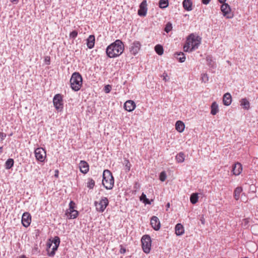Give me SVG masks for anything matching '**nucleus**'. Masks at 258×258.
<instances>
[{
  "label": "nucleus",
  "instance_id": "4468645a",
  "mask_svg": "<svg viewBox=\"0 0 258 258\" xmlns=\"http://www.w3.org/2000/svg\"><path fill=\"white\" fill-rule=\"evenodd\" d=\"M136 107V104L133 100H127L124 104V109L128 111L131 112L134 110Z\"/></svg>",
  "mask_w": 258,
  "mask_h": 258
},
{
  "label": "nucleus",
  "instance_id": "2eb2a0df",
  "mask_svg": "<svg viewBox=\"0 0 258 258\" xmlns=\"http://www.w3.org/2000/svg\"><path fill=\"white\" fill-rule=\"evenodd\" d=\"M242 170V165L239 163L237 162L236 163L234 164L232 166V171L234 175H239Z\"/></svg>",
  "mask_w": 258,
  "mask_h": 258
},
{
  "label": "nucleus",
  "instance_id": "a878e982",
  "mask_svg": "<svg viewBox=\"0 0 258 258\" xmlns=\"http://www.w3.org/2000/svg\"><path fill=\"white\" fill-rule=\"evenodd\" d=\"M240 105L243 106V108L248 110L250 107V103L246 98H242L240 100Z\"/></svg>",
  "mask_w": 258,
  "mask_h": 258
},
{
  "label": "nucleus",
  "instance_id": "4c0bfd02",
  "mask_svg": "<svg viewBox=\"0 0 258 258\" xmlns=\"http://www.w3.org/2000/svg\"><path fill=\"white\" fill-rule=\"evenodd\" d=\"M78 35V32L76 30H74L70 34V37L73 39H75Z\"/></svg>",
  "mask_w": 258,
  "mask_h": 258
},
{
  "label": "nucleus",
  "instance_id": "b1692460",
  "mask_svg": "<svg viewBox=\"0 0 258 258\" xmlns=\"http://www.w3.org/2000/svg\"><path fill=\"white\" fill-rule=\"evenodd\" d=\"M143 250L146 253H149L151 250V243H142Z\"/></svg>",
  "mask_w": 258,
  "mask_h": 258
},
{
  "label": "nucleus",
  "instance_id": "f257e3e1",
  "mask_svg": "<svg viewBox=\"0 0 258 258\" xmlns=\"http://www.w3.org/2000/svg\"><path fill=\"white\" fill-rule=\"evenodd\" d=\"M124 50V45L121 40H116L107 47L106 52L110 58L116 57L121 55Z\"/></svg>",
  "mask_w": 258,
  "mask_h": 258
},
{
  "label": "nucleus",
  "instance_id": "dca6fc26",
  "mask_svg": "<svg viewBox=\"0 0 258 258\" xmlns=\"http://www.w3.org/2000/svg\"><path fill=\"white\" fill-rule=\"evenodd\" d=\"M80 171L83 173H87L89 171V165L85 161L82 160L79 163Z\"/></svg>",
  "mask_w": 258,
  "mask_h": 258
},
{
  "label": "nucleus",
  "instance_id": "6ab92c4d",
  "mask_svg": "<svg viewBox=\"0 0 258 258\" xmlns=\"http://www.w3.org/2000/svg\"><path fill=\"white\" fill-rule=\"evenodd\" d=\"M185 128L184 123L180 120H178L175 123V128L179 133H182Z\"/></svg>",
  "mask_w": 258,
  "mask_h": 258
},
{
  "label": "nucleus",
  "instance_id": "f8f14e48",
  "mask_svg": "<svg viewBox=\"0 0 258 258\" xmlns=\"http://www.w3.org/2000/svg\"><path fill=\"white\" fill-rule=\"evenodd\" d=\"M22 224L25 227H28L31 221V216L28 212H25L23 213L22 217Z\"/></svg>",
  "mask_w": 258,
  "mask_h": 258
},
{
  "label": "nucleus",
  "instance_id": "20e7f679",
  "mask_svg": "<svg viewBox=\"0 0 258 258\" xmlns=\"http://www.w3.org/2000/svg\"><path fill=\"white\" fill-rule=\"evenodd\" d=\"M201 37L194 34H191L188 36L186 40L188 45L191 46L190 51H192L198 48L201 43Z\"/></svg>",
  "mask_w": 258,
  "mask_h": 258
},
{
  "label": "nucleus",
  "instance_id": "c9c22d12",
  "mask_svg": "<svg viewBox=\"0 0 258 258\" xmlns=\"http://www.w3.org/2000/svg\"><path fill=\"white\" fill-rule=\"evenodd\" d=\"M172 24L170 22H168L165 26V27L164 28V31L166 33H169L172 30Z\"/></svg>",
  "mask_w": 258,
  "mask_h": 258
},
{
  "label": "nucleus",
  "instance_id": "6e6d98bb",
  "mask_svg": "<svg viewBox=\"0 0 258 258\" xmlns=\"http://www.w3.org/2000/svg\"><path fill=\"white\" fill-rule=\"evenodd\" d=\"M10 1L12 3H17L18 2V0H10Z\"/></svg>",
  "mask_w": 258,
  "mask_h": 258
},
{
  "label": "nucleus",
  "instance_id": "aec40b11",
  "mask_svg": "<svg viewBox=\"0 0 258 258\" xmlns=\"http://www.w3.org/2000/svg\"><path fill=\"white\" fill-rule=\"evenodd\" d=\"M87 45L89 49L92 48L94 46L95 37L94 35H90L87 39Z\"/></svg>",
  "mask_w": 258,
  "mask_h": 258
},
{
  "label": "nucleus",
  "instance_id": "4be33fe9",
  "mask_svg": "<svg viewBox=\"0 0 258 258\" xmlns=\"http://www.w3.org/2000/svg\"><path fill=\"white\" fill-rule=\"evenodd\" d=\"M174 56L180 62H183L185 60V54L182 52L175 53Z\"/></svg>",
  "mask_w": 258,
  "mask_h": 258
},
{
  "label": "nucleus",
  "instance_id": "13d9d810",
  "mask_svg": "<svg viewBox=\"0 0 258 258\" xmlns=\"http://www.w3.org/2000/svg\"><path fill=\"white\" fill-rule=\"evenodd\" d=\"M166 207H167V208H169V207H170V204H169V203L167 204V205H166Z\"/></svg>",
  "mask_w": 258,
  "mask_h": 258
},
{
  "label": "nucleus",
  "instance_id": "7c9ffc66",
  "mask_svg": "<svg viewBox=\"0 0 258 258\" xmlns=\"http://www.w3.org/2000/svg\"><path fill=\"white\" fill-rule=\"evenodd\" d=\"M155 50L158 55H161L163 53V48L160 44H157L155 46Z\"/></svg>",
  "mask_w": 258,
  "mask_h": 258
},
{
  "label": "nucleus",
  "instance_id": "e2e57ef3",
  "mask_svg": "<svg viewBox=\"0 0 258 258\" xmlns=\"http://www.w3.org/2000/svg\"><path fill=\"white\" fill-rule=\"evenodd\" d=\"M45 60H46V61L49 62V60H47V59H45Z\"/></svg>",
  "mask_w": 258,
  "mask_h": 258
},
{
  "label": "nucleus",
  "instance_id": "a19ab883",
  "mask_svg": "<svg viewBox=\"0 0 258 258\" xmlns=\"http://www.w3.org/2000/svg\"><path fill=\"white\" fill-rule=\"evenodd\" d=\"M190 47H191L190 45H188L187 41L186 40V43L183 47L184 51H185V52L188 51L189 49H190Z\"/></svg>",
  "mask_w": 258,
  "mask_h": 258
},
{
  "label": "nucleus",
  "instance_id": "49530a36",
  "mask_svg": "<svg viewBox=\"0 0 258 258\" xmlns=\"http://www.w3.org/2000/svg\"><path fill=\"white\" fill-rule=\"evenodd\" d=\"M6 134L3 133V132H0V138L2 140H3L5 139V138H6Z\"/></svg>",
  "mask_w": 258,
  "mask_h": 258
},
{
  "label": "nucleus",
  "instance_id": "bb28decb",
  "mask_svg": "<svg viewBox=\"0 0 258 258\" xmlns=\"http://www.w3.org/2000/svg\"><path fill=\"white\" fill-rule=\"evenodd\" d=\"M14 161L12 158H9L6 162L5 167L6 169H10L14 166Z\"/></svg>",
  "mask_w": 258,
  "mask_h": 258
},
{
  "label": "nucleus",
  "instance_id": "9d476101",
  "mask_svg": "<svg viewBox=\"0 0 258 258\" xmlns=\"http://www.w3.org/2000/svg\"><path fill=\"white\" fill-rule=\"evenodd\" d=\"M147 0H143L139 6L138 14L140 16L145 17L147 15Z\"/></svg>",
  "mask_w": 258,
  "mask_h": 258
},
{
  "label": "nucleus",
  "instance_id": "412c9836",
  "mask_svg": "<svg viewBox=\"0 0 258 258\" xmlns=\"http://www.w3.org/2000/svg\"><path fill=\"white\" fill-rule=\"evenodd\" d=\"M175 233L177 235H181L184 233V228L180 223H178L175 227Z\"/></svg>",
  "mask_w": 258,
  "mask_h": 258
},
{
  "label": "nucleus",
  "instance_id": "473e14b6",
  "mask_svg": "<svg viewBox=\"0 0 258 258\" xmlns=\"http://www.w3.org/2000/svg\"><path fill=\"white\" fill-rule=\"evenodd\" d=\"M95 185V181L92 178H89L87 182V187L90 189H93Z\"/></svg>",
  "mask_w": 258,
  "mask_h": 258
},
{
  "label": "nucleus",
  "instance_id": "a211bd4d",
  "mask_svg": "<svg viewBox=\"0 0 258 258\" xmlns=\"http://www.w3.org/2000/svg\"><path fill=\"white\" fill-rule=\"evenodd\" d=\"M183 8L188 11L192 10V3L191 0H184L182 3Z\"/></svg>",
  "mask_w": 258,
  "mask_h": 258
},
{
  "label": "nucleus",
  "instance_id": "79ce46f5",
  "mask_svg": "<svg viewBox=\"0 0 258 258\" xmlns=\"http://www.w3.org/2000/svg\"><path fill=\"white\" fill-rule=\"evenodd\" d=\"M47 242H60V238L58 236H55L53 239L49 238Z\"/></svg>",
  "mask_w": 258,
  "mask_h": 258
},
{
  "label": "nucleus",
  "instance_id": "603ef678",
  "mask_svg": "<svg viewBox=\"0 0 258 258\" xmlns=\"http://www.w3.org/2000/svg\"><path fill=\"white\" fill-rule=\"evenodd\" d=\"M37 249H38V247H37V244H35L34 247V251L35 252V251H37Z\"/></svg>",
  "mask_w": 258,
  "mask_h": 258
},
{
  "label": "nucleus",
  "instance_id": "052dcab7",
  "mask_svg": "<svg viewBox=\"0 0 258 258\" xmlns=\"http://www.w3.org/2000/svg\"><path fill=\"white\" fill-rule=\"evenodd\" d=\"M45 60H46V61L49 62V60H47V59H45Z\"/></svg>",
  "mask_w": 258,
  "mask_h": 258
},
{
  "label": "nucleus",
  "instance_id": "ddd939ff",
  "mask_svg": "<svg viewBox=\"0 0 258 258\" xmlns=\"http://www.w3.org/2000/svg\"><path fill=\"white\" fill-rule=\"evenodd\" d=\"M150 224L152 227L155 230H158L161 226L160 222L157 217L153 216L151 218Z\"/></svg>",
  "mask_w": 258,
  "mask_h": 258
},
{
  "label": "nucleus",
  "instance_id": "39448f33",
  "mask_svg": "<svg viewBox=\"0 0 258 258\" xmlns=\"http://www.w3.org/2000/svg\"><path fill=\"white\" fill-rule=\"evenodd\" d=\"M108 204L109 202L108 199L106 197H102L99 202L97 201L94 202V205L96 207V210L101 213L104 211Z\"/></svg>",
  "mask_w": 258,
  "mask_h": 258
},
{
  "label": "nucleus",
  "instance_id": "0eeeda50",
  "mask_svg": "<svg viewBox=\"0 0 258 258\" xmlns=\"http://www.w3.org/2000/svg\"><path fill=\"white\" fill-rule=\"evenodd\" d=\"M46 250L49 256H53L60 243H47Z\"/></svg>",
  "mask_w": 258,
  "mask_h": 258
},
{
  "label": "nucleus",
  "instance_id": "1a4fd4ad",
  "mask_svg": "<svg viewBox=\"0 0 258 258\" xmlns=\"http://www.w3.org/2000/svg\"><path fill=\"white\" fill-rule=\"evenodd\" d=\"M221 10L223 13V16L227 18L230 19L233 17V15L231 13L230 7L227 4L224 3L222 5Z\"/></svg>",
  "mask_w": 258,
  "mask_h": 258
},
{
  "label": "nucleus",
  "instance_id": "e433bc0d",
  "mask_svg": "<svg viewBox=\"0 0 258 258\" xmlns=\"http://www.w3.org/2000/svg\"><path fill=\"white\" fill-rule=\"evenodd\" d=\"M166 177L167 176L166 172L163 171L160 173L159 175V179L161 181H164L166 180Z\"/></svg>",
  "mask_w": 258,
  "mask_h": 258
},
{
  "label": "nucleus",
  "instance_id": "c756f323",
  "mask_svg": "<svg viewBox=\"0 0 258 258\" xmlns=\"http://www.w3.org/2000/svg\"><path fill=\"white\" fill-rule=\"evenodd\" d=\"M169 5L168 0H160L159 2V7L161 9L166 8Z\"/></svg>",
  "mask_w": 258,
  "mask_h": 258
},
{
  "label": "nucleus",
  "instance_id": "8fccbe9b",
  "mask_svg": "<svg viewBox=\"0 0 258 258\" xmlns=\"http://www.w3.org/2000/svg\"><path fill=\"white\" fill-rule=\"evenodd\" d=\"M125 251H126V250H125V249L124 248L122 247L121 246L120 252H121V253H125Z\"/></svg>",
  "mask_w": 258,
  "mask_h": 258
},
{
  "label": "nucleus",
  "instance_id": "423d86ee",
  "mask_svg": "<svg viewBox=\"0 0 258 258\" xmlns=\"http://www.w3.org/2000/svg\"><path fill=\"white\" fill-rule=\"evenodd\" d=\"M53 103L56 110L60 111L63 108L62 99L60 94H57L54 96Z\"/></svg>",
  "mask_w": 258,
  "mask_h": 258
},
{
  "label": "nucleus",
  "instance_id": "ea45409f",
  "mask_svg": "<svg viewBox=\"0 0 258 258\" xmlns=\"http://www.w3.org/2000/svg\"><path fill=\"white\" fill-rule=\"evenodd\" d=\"M75 207V203L71 201L69 204V210L70 211H73L75 210L74 208Z\"/></svg>",
  "mask_w": 258,
  "mask_h": 258
},
{
  "label": "nucleus",
  "instance_id": "c03bdc74",
  "mask_svg": "<svg viewBox=\"0 0 258 258\" xmlns=\"http://www.w3.org/2000/svg\"><path fill=\"white\" fill-rule=\"evenodd\" d=\"M153 200H152L151 201H150L148 199L146 198L143 201V203H144L145 205H151V202Z\"/></svg>",
  "mask_w": 258,
  "mask_h": 258
},
{
  "label": "nucleus",
  "instance_id": "f03ea898",
  "mask_svg": "<svg viewBox=\"0 0 258 258\" xmlns=\"http://www.w3.org/2000/svg\"><path fill=\"white\" fill-rule=\"evenodd\" d=\"M70 82L72 89L78 91L82 85V77L79 73L75 72L72 74Z\"/></svg>",
  "mask_w": 258,
  "mask_h": 258
},
{
  "label": "nucleus",
  "instance_id": "5701e85b",
  "mask_svg": "<svg viewBox=\"0 0 258 258\" xmlns=\"http://www.w3.org/2000/svg\"><path fill=\"white\" fill-rule=\"evenodd\" d=\"M242 191V188L241 186H238L235 189L234 191V198L236 201L239 200Z\"/></svg>",
  "mask_w": 258,
  "mask_h": 258
},
{
  "label": "nucleus",
  "instance_id": "3c124183",
  "mask_svg": "<svg viewBox=\"0 0 258 258\" xmlns=\"http://www.w3.org/2000/svg\"><path fill=\"white\" fill-rule=\"evenodd\" d=\"M207 61L208 62V63L210 65L211 62L212 61V59L210 57H207Z\"/></svg>",
  "mask_w": 258,
  "mask_h": 258
},
{
  "label": "nucleus",
  "instance_id": "6e6552de",
  "mask_svg": "<svg viewBox=\"0 0 258 258\" xmlns=\"http://www.w3.org/2000/svg\"><path fill=\"white\" fill-rule=\"evenodd\" d=\"M36 159L40 161L43 162L46 158V152L42 148H37L35 150Z\"/></svg>",
  "mask_w": 258,
  "mask_h": 258
},
{
  "label": "nucleus",
  "instance_id": "58836bf2",
  "mask_svg": "<svg viewBox=\"0 0 258 258\" xmlns=\"http://www.w3.org/2000/svg\"><path fill=\"white\" fill-rule=\"evenodd\" d=\"M201 79H202V81L204 82V83L207 82L209 80L208 76L207 74H203L202 75Z\"/></svg>",
  "mask_w": 258,
  "mask_h": 258
},
{
  "label": "nucleus",
  "instance_id": "2f4dec72",
  "mask_svg": "<svg viewBox=\"0 0 258 258\" xmlns=\"http://www.w3.org/2000/svg\"><path fill=\"white\" fill-rule=\"evenodd\" d=\"M70 215V218L75 219L76 218L78 215V212L77 210L70 211L68 212Z\"/></svg>",
  "mask_w": 258,
  "mask_h": 258
},
{
  "label": "nucleus",
  "instance_id": "09e8293b",
  "mask_svg": "<svg viewBox=\"0 0 258 258\" xmlns=\"http://www.w3.org/2000/svg\"><path fill=\"white\" fill-rule=\"evenodd\" d=\"M200 221H201V223H202V224H203V225H204V224H205V218H204V216H202L201 217V219H200Z\"/></svg>",
  "mask_w": 258,
  "mask_h": 258
},
{
  "label": "nucleus",
  "instance_id": "7ed1b4c3",
  "mask_svg": "<svg viewBox=\"0 0 258 258\" xmlns=\"http://www.w3.org/2000/svg\"><path fill=\"white\" fill-rule=\"evenodd\" d=\"M102 184L107 189H111L114 185V178L109 170H105L103 173Z\"/></svg>",
  "mask_w": 258,
  "mask_h": 258
},
{
  "label": "nucleus",
  "instance_id": "bf43d9fd",
  "mask_svg": "<svg viewBox=\"0 0 258 258\" xmlns=\"http://www.w3.org/2000/svg\"><path fill=\"white\" fill-rule=\"evenodd\" d=\"M164 80L166 81V78L164 77Z\"/></svg>",
  "mask_w": 258,
  "mask_h": 258
},
{
  "label": "nucleus",
  "instance_id": "a18cd8bd",
  "mask_svg": "<svg viewBox=\"0 0 258 258\" xmlns=\"http://www.w3.org/2000/svg\"><path fill=\"white\" fill-rule=\"evenodd\" d=\"M146 198H147L146 195L144 192H143L140 198V199L141 201L143 202Z\"/></svg>",
  "mask_w": 258,
  "mask_h": 258
},
{
  "label": "nucleus",
  "instance_id": "f3484780",
  "mask_svg": "<svg viewBox=\"0 0 258 258\" xmlns=\"http://www.w3.org/2000/svg\"><path fill=\"white\" fill-rule=\"evenodd\" d=\"M231 101L232 98L230 94L229 93H225L223 98V104L226 106H229L231 104Z\"/></svg>",
  "mask_w": 258,
  "mask_h": 258
},
{
  "label": "nucleus",
  "instance_id": "cd10ccee",
  "mask_svg": "<svg viewBox=\"0 0 258 258\" xmlns=\"http://www.w3.org/2000/svg\"><path fill=\"white\" fill-rule=\"evenodd\" d=\"M175 159L177 162L182 163L185 160V155L183 152H181L177 154Z\"/></svg>",
  "mask_w": 258,
  "mask_h": 258
},
{
  "label": "nucleus",
  "instance_id": "37998d69",
  "mask_svg": "<svg viewBox=\"0 0 258 258\" xmlns=\"http://www.w3.org/2000/svg\"><path fill=\"white\" fill-rule=\"evenodd\" d=\"M111 90V86L109 85H107L105 86L104 91L106 93H108L110 92Z\"/></svg>",
  "mask_w": 258,
  "mask_h": 258
},
{
  "label": "nucleus",
  "instance_id": "f704fd0d",
  "mask_svg": "<svg viewBox=\"0 0 258 258\" xmlns=\"http://www.w3.org/2000/svg\"><path fill=\"white\" fill-rule=\"evenodd\" d=\"M141 242H151V237L148 235H144L142 236Z\"/></svg>",
  "mask_w": 258,
  "mask_h": 258
},
{
  "label": "nucleus",
  "instance_id": "c85d7f7f",
  "mask_svg": "<svg viewBox=\"0 0 258 258\" xmlns=\"http://www.w3.org/2000/svg\"><path fill=\"white\" fill-rule=\"evenodd\" d=\"M198 194L197 193H193L191 195L190 197V201L191 203L195 204L198 201Z\"/></svg>",
  "mask_w": 258,
  "mask_h": 258
},
{
  "label": "nucleus",
  "instance_id": "de8ad7c7",
  "mask_svg": "<svg viewBox=\"0 0 258 258\" xmlns=\"http://www.w3.org/2000/svg\"><path fill=\"white\" fill-rule=\"evenodd\" d=\"M211 0H202V2L204 5H208Z\"/></svg>",
  "mask_w": 258,
  "mask_h": 258
},
{
  "label": "nucleus",
  "instance_id": "393cba45",
  "mask_svg": "<svg viewBox=\"0 0 258 258\" xmlns=\"http://www.w3.org/2000/svg\"><path fill=\"white\" fill-rule=\"evenodd\" d=\"M219 111L218 105L216 102L212 103L211 105V113L212 115H216Z\"/></svg>",
  "mask_w": 258,
  "mask_h": 258
},
{
  "label": "nucleus",
  "instance_id": "9b49d317",
  "mask_svg": "<svg viewBox=\"0 0 258 258\" xmlns=\"http://www.w3.org/2000/svg\"><path fill=\"white\" fill-rule=\"evenodd\" d=\"M141 44L139 41H135L132 44L130 47V52L135 55L141 49Z\"/></svg>",
  "mask_w": 258,
  "mask_h": 258
},
{
  "label": "nucleus",
  "instance_id": "5fc2aeb1",
  "mask_svg": "<svg viewBox=\"0 0 258 258\" xmlns=\"http://www.w3.org/2000/svg\"><path fill=\"white\" fill-rule=\"evenodd\" d=\"M3 152V147H0V154H2Z\"/></svg>",
  "mask_w": 258,
  "mask_h": 258
},
{
  "label": "nucleus",
  "instance_id": "680f3d73",
  "mask_svg": "<svg viewBox=\"0 0 258 258\" xmlns=\"http://www.w3.org/2000/svg\"><path fill=\"white\" fill-rule=\"evenodd\" d=\"M45 60H46V61L49 62V60H47V59H45Z\"/></svg>",
  "mask_w": 258,
  "mask_h": 258
},
{
  "label": "nucleus",
  "instance_id": "864d4df0",
  "mask_svg": "<svg viewBox=\"0 0 258 258\" xmlns=\"http://www.w3.org/2000/svg\"><path fill=\"white\" fill-rule=\"evenodd\" d=\"M218 1L219 2V3H220L221 4L224 3L226 1V0H218Z\"/></svg>",
  "mask_w": 258,
  "mask_h": 258
},
{
  "label": "nucleus",
  "instance_id": "72a5a7b5",
  "mask_svg": "<svg viewBox=\"0 0 258 258\" xmlns=\"http://www.w3.org/2000/svg\"><path fill=\"white\" fill-rule=\"evenodd\" d=\"M124 162L125 165V170L126 172H128L130 170L131 164L128 160L125 159Z\"/></svg>",
  "mask_w": 258,
  "mask_h": 258
},
{
  "label": "nucleus",
  "instance_id": "4d7b16f0",
  "mask_svg": "<svg viewBox=\"0 0 258 258\" xmlns=\"http://www.w3.org/2000/svg\"><path fill=\"white\" fill-rule=\"evenodd\" d=\"M39 230H35V233H36V236L39 234Z\"/></svg>",
  "mask_w": 258,
  "mask_h": 258
}]
</instances>
